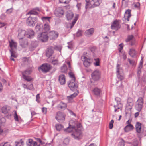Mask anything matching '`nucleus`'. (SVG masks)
<instances>
[{"mask_svg": "<svg viewBox=\"0 0 146 146\" xmlns=\"http://www.w3.org/2000/svg\"><path fill=\"white\" fill-rule=\"evenodd\" d=\"M73 16V13L71 11H68L67 12L66 17L68 20H70L72 18Z\"/></svg>", "mask_w": 146, "mask_h": 146, "instance_id": "c756f323", "label": "nucleus"}, {"mask_svg": "<svg viewBox=\"0 0 146 146\" xmlns=\"http://www.w3.org/2000/svg\"><path fill=\"white\" fill-rule=\"evenodd\" d=\"M10 51L11 53V57H13L14 58L17 57V56L14 54V52L13 50H10Z\"/></svg>", "mask_w": 146, "mask_h": 146, "instance_id": "8fccbe9b", "label": "nucleus"}, {"mask_svg": "<svg viewBox=\"0 0 146 146\" xmlns=\"http://www.w3.org/2000/svg\"><path fill=\"white\" fill-rule=\"evenodd\" d=\"M27 87V89L30 90H32L33 89V86L32 84H31L29 86H28Z\"/></svg>", "mask_w": 146, "mask_h": 146, "instance_id": "680f3d73", "label": "nucleus"}, {"mask_svg": "<svg viewBox=\"0 0 146 146\" xmlns=\"http://www.w3.org/2000/svg\"><path fill=\"white\" fill-rule=\"evenodd\" d=\"M55 118L59 122H63L65 119V115L63 113L58 112L56 114Z\"/></svg>", "mask_w": 146, "mask_h": 146, "instance_id": "0eeeda50", "label": "nucleus"}, {"mask_svg": "<svg viewBox=\"0 0 146 146\" xmlns=\"http://www.w3.org/2000/svg\"><path fill=\"white\" fill-rule=\"evenodd\" d=\"M68 86L71 90L73 91L76 90L78 88V85L75 80H70Z\"/></svg>", "mask_w": 146, "mask_h": 146, "instance_id": "ddd939ff", "label": "nucleus"}, {"mask_svg": "<svg viewBox=\"0 0 146 146\" xmlns=\"http://www.w3.org/2000/svg\"><path fill=\"white\" fill-rule=\"evenodd\" d=\"M33 146H40V145L37 142L34 141Z\"/></svg>", "mask_w": 146, "mask_h": 146, "instance_id": "338daca9", "label": "nucleus"}, {"mask_svg": "<svg viewBox=\"0 0 146 146\" xmlns=\"http://www.w3.org/2000/svg\"><path fill=\"white\" fill-rule=\"evenodd\" d=\"M123 70L120 66V65L117 64V77L121 80L124 79V76L122 75Z\"/></svg>", "mask_w": 146, "mask_h": 146, "instance_id": "6e6552de", "label": "nucleus"}, {"mask_svg": "<svg viewBox=\"0 0 146 146\" xmlns=\"http://www.w3.org/2000/svg\"><path fill=\"white\" fill-rule=\"evenodd\" d=\"M52 63L54 65H57L58 64V61L57 60H54L52 61Z\"/></svg>", "mask_w": 146, "mask_h": 146, "instance_id": "69168bd1", "label": "nucleus"}, {"mask_svg": "<svg viewBox=\"0 0 146 146\" xmlns=\"http://www.w3.org/2000/svg\"><path fill=\"white\" fill-rule=\"evenodd\" d=\"M69 74L70 77L71 78V80H75V78L74 76V75L72 72H70Z\"/></svg>", "mask_w": 146, "mask_h": 146, "instance_id": "a18cd8bd", "label": "nucleus"}, {"mask_svg": "<svg viewBox=\"0 0 146 146\" xmlns=\"http://www.w3.org/2000/svg\"><path fill=\"white\" fill-rule=\"evenodd\" d=\"M78 92H76L75 93H74L70 95L69 96H68L67 97V99L68 100V102H73V98L76 97V96L78 95Z\"/></svg>", "mask_w": 146, "mask_h": 146, "instance_id": "412c9836", "label": "nucleus"}, {"mask_svg": "<svg viewBox=\"0 0 146 146\" xmlns=\"http://www.w3.org/2000/svg\"><path fill=\"white\" fill-rule=\"evenodd\" d=\"M53 48L52 47H50L48 48L46 52V55L48 57L51 56L53 53Z\"/></svg>", "mask_w": 146, "mask_h": 146, "instance_id": "a211bd4d", "label": "nucleus"}, {"mask_svg": "<svg viewBox=\"0 0 146 146\" xmlns=\"http://www.w3.org/2000/svg\"><path fill=\"white\" fill-rule=\"evenodd\" d=\"M123 44L122 43L120 44L119 46L118 50L119 51L121 52V50L123 48Z\"/></svg>", "mask_w": 146, "mask_h": 146, "instance_id": "3c124183", "label": "nucleus"}, {"mask_svg": "<svg viewBox=\"0 0 146 146\" xmlns=\"http://www.w3.org/2000/svg\"><path fill=\"white\" fill-rule=\"evenodd\" d=\"M9 110V108L6 106H3L2 109V112L5 114L7 113Z\"/></svg>", "mask_w": 146, "mask_h": 146, "instance_id": "72a5a7b5", "label": "nucleus"}, {"mask_svg": "<svg viewBox=\"0 0 146 146\" xmlns=\"http://www.w3.org/2000/svg\"><path fill=\"white\" fill-rule=\"evenodd\" d=\"M134 37V36L133 35H130L128 36L126 39V42H129L132 40Z\"/></svg>", "mask_w": 146, "mask_h": 146, "instance_id": "37998d69", "label": "nucleus"}, {"mask_svg": "<svg viewBox=\"0 0 146 146\" xmlns=\"http://www.w3.org/2000/svg\"><path fill=\"white\" fill-rule=\"evenodd\" d=\"M91 76L94 80L98 81L100 78V72L98 70H96L91 74Z\"/></svg>", "mask_w": 146, "mask_h": 146, "instance_id": "1a4fd4ad", "label": "nucleus"}, {"mask_svg": "<svg viewBox=\"0 0 146 146\" xmlns=\"http://www.w3.org/2000/svg\"><path fill=\"white\" fill-rule=\"evenodd\" d=\"M67 67L65 64H64L61 68V72H67Z\"/></svg>", "mask_w": 146, "mask_h": 146, "instance_id": "ea45409f", "label": "nucleus"}, {"mask_svg": "<svg viewBox=\"0 0 146 146\" xmlns=\"http://www.w3.org/2000/svg\"><path fill=\"white\" fill-rule=\"evenodd\" d=\"M9 46L11 48L10 50H13V48H16L17 46V44L16 42H14L13 40H11L9 42Z\"/></svg>", "mask_w": 146, "mask_h": 146, "instance_id": "393cba45", "label": "nucleus"}, {"mask_svg": "<svg viewBox=\"0 0 146 146\" xmlns=\"http://www.w3.org/2000/svg\"><path fill=\"white\" fill-rule=\"evenodd\" d=\"M75 127L72 126V128L68 127L66 129L64 130V131L66 133H69L71 131H73L75 128Z\"/></svg>", "mask_w": 146, "mask_h": 146, "instance_id": "4c0bfd02", "label": "nucleus"}, {"mask_svg": "<svg viewBox=\"0 0 146 146\" xmlns=\"http://www.w3.org/2000/svg\"><path fill=\"white\" fill-rule=\"evenodd\" d=\"M19 43L20 45L23 48H26L28 46V42L27 39L20 40Z\"/></svg>", "mask_w": 146, "mask_h": 146, "instance_id": "6ab92c4d", "label": "nucleus"}, {"mask_svg": "<svg viewBox=\"0 0 146 146\" xmlns=\"http://www.w3.org/2000/svg\"><path fill=\"white\" fill-rule=\"evenodd\" d=\"M64 11L61 7H59L57 8L54 11V14L56 16L60 17L63 15Z\"/></svg>", "mask_w": 146, "mask_h": 146, "instance_id": "2eb2a0df", "label": "nucleus"}, {"mask_svg": "<svg viewBox=\"0 0 146 146\" xmlns=\"http://www.w3.org/2000/svg\"><path fill=\"white\" fill-rule=\"evenodd\" d=\"M133 105V101L132 98H129L127 100V106L130 109H131Z\"/></svg>", "mask_w": 146, "mask_h": 146, "instance_id": "a878e982", "label": "nucleus"}, {"mask_svg": "<svg viewBox=\"0 0 146 146\" xmlns=\"http://www.w3.org/2000/svg\"><path fill=\"white\" fill-rule=\"evenodd\" d=\"M141 123L139 122L136 123L135 125V128L137 135L138 137L141 138L142 136V135L144 136H146V130L143 134L141 132Z\"/></svg>", "mask_w": 146, "mask_h": 146, "instance_id": "f03ea898", "label": "nucleus"}, {"mask_svg": "<svg viewBox=\"0 0 146 146\" xmlns=\"http://www.w3.org/2000/svg\"><path fill=\"white\" fill-rule=\"evenodd\" d=\"M94 31V29L93 28H91L89 29L86 30L85 32V35L87 37H90L93 34Z\"/></svg>", "mask_w": 146, "mask_h": 146, "instance_id": "aec40b11", "label": "nucleus"}, {"mask_svg": "<svg viewBox=\"0 0 146 146\" xmlns=\"http://www.w3.org/2000/svg\"><path fill=\"white\" fill-rule=\"evenodd\" d=\"M34 142L31 139H29L27 141V144L28 146H33Z\"/></svg>", "mask_w": 146, "mask_h": 146, "instance_id": "a19ab883", "label": "nucleus"}, {"mask_svg": "<svg viewBox=\"0 0 146 146\" xmlns=\"http://www.w3.org/2000/svg\"><path fill=\"white\" fill-rule=\"evenodd\" d=\"M102 2V0H92L90 2L88 8H93L98 6Z\"/></svg>", "mask_w": 146, "mask_h": 146, "instance_id": "20e7f679", "label": "nucleus"}, {"mask_svg": "<svg viewBox=\"0 0 146 146\" xmlns=\"http://www.w3.org/2000/svg\"><path fill=\"white\" fill-rule=\"evenodd\" d=\"M39 70H41L43 72L46 73L48 72L51 69L50 66L48 64H44L39 67Z\"/></svg>", "mask_w": 146, "mask_h": 146, "instance_id": "39448f33", "label": "nucleus"}, {"mask_svg": "<svg viewBox=\"0 0 146 146\" xmlns=\"http://www.w3.org/2000/svg\"><path fill=\"white\" fill-rule=\"evenodd\" d=\"M58 36V32L54 31H51L49 34V38L50 39H55L57 38Z\"/></svg>", "mask_w": 146, "mask_h": 146, "instance_id": "dca6fc26", "label": "nucleus"}, {"mask_svg": "<svg viewBox=\"0 0 146 146\" xmlns=\"http://www.w3.org/2000/svg\"><path fill=\"white\" fill-rule=\"evenodd\" d=\"M42 111L44 114H46L47 111V108L45 107L42 108Z\"/></svg>", "mask_w": 146, "mask_h": 146, "instance_id": "bf43d9fd", "label": "nucleus"}, {"mask_svg": "<svg viewBox=\"0 0 146 146\" xmlns=\"http://www.w3.org/2000/svg\"><path fill=\"white\" fill-rule=\"evenodd\" d=\"M40 97L39 96V94H37L36 96V101L38 103L40 102L39 99Z\"/></svg>", "mask_w": 146, "mask_h": 146, "instance_id": "e2e57ef3", "label": "nucleus"}, {"mask_svg": "<svg viewBox=\"0 0 146 146\" xmlns=\"http://www.w3.org/2000/svg\"><path fill=\"white\" fill-rule=\"evenodd\" d=\"M55 127L57 130L60 131L63 128L62 125L60 124H58L56 125Z\"/></svg>", "mask_w": 146, "mask_h": 146, "instance_id": "79ce46f5", "label": "nucleus"}, {"mask_svg": "<svg viewBox=\"0 0 146 146\" xmlns=\"http://www.w3.org/2000/svg\"><path fill=\"white\" fill-rule=\"evenodd\" d=\"M42 27L41 24H38L36 25L35 29L37 31H41L42 29Z\"/></svg>", "mask_w": 146, "mask_h": 146, "instance_id": "e433bc0d", "label": "nucleus"}, {"mask_svg": "<svg viewBox=\"0 0 146 146\" xmlns=\"http://www.w3.org/2000/svg\"><path fill=\"white\" fill-rule=\"evenodd\" d=\"M114 123V121L113 120H111L110 121L109 124V128L110 129H112L113 127V123Z\"/></svg>", "mask_w": 146, "mask_h": 146, "instance_id": "09e8293b", "label": "nucleus"}, {"mask_svg": "<svg viewBox=\"0 0 146 146\" xmlns=\"http://www.w3.org/2000/svg\"><path fill=\"white\" fill-rule=\"evenodd\" d=\"M86 2V8H88V7L89 5V4L90 2L89 1L90 0H85Z\"/></svg>", "mask_w": 146, "mask_h": 146, "instance_id": "0e129e2a", "label": "nucleus"}, {"mask_svg": "<svg viewBox=\"0 0 146 146\" xmlns=\"http://www.w3.org/2000/svg\"><path fill=\"white\" fill-rule=\"evenodd\" d=\"M5 119L4 117H2L0 118V125H1L2 123H5Z\"/></svg>", "mask_w": 146, "mask_h": 146, "instance_id": "5fc2aeb1", "label": "nucleus"}, {"mask_svg": "<svg viewBox=\"0 0 146 146\" xmlns=\"http://www.w3.org/2000/svg\"><path fill=\"white\" fill-rule=\"evenodd\" d=\"M93 92L95 95L99 96L101 92V90L100 89L95 88L93 90Z\"/></svg>", "mask_w": 146, "mask_h": 146, "instance_id": "7c9ffc66", "label": "nucleus"}, {"mask_svg": "<svg viewBox=\"0 0 146 146\" xmlns=\"http://www.w3.org/2000/svg\"><path fill=\"white\" fill-rule=\"evenodd\" d=\"M31 71L29 70H27L22 72L23 78L28 82L31 81L32 78L29 76L31 73Z\"/></svg>", "mask_w": 146, "mask_h": 146, "instance_id": "7ed1b4c3", "label": "nucleus"}, {"mask_svg": "<svg viewBox=\"0 0 146 146\" xmlns=\"http://www.w3.org/2000/svg\"><path fill=\"white\" fill-rule=\"evenodd\" d=\"M143 62L141 61L140 62L138 68L137 73L138 74H139L141 72V69L142 68L143 66Z\"/></svg>", "mask_w": 146, "mask_h": 146, "instance_id": "58836bf2", "label": "nucleus"}, {"mask_svg": "<svg viewBox=\"0 0 146 146\" xmlns=\"http://www.w3.org/2000/svg\"><path fill=\"white\" fill-rule=\"evenodd\" d=\"M29 14L31 15H37L38 13L35 11H31L29 12Z\"/></svg>", "mask_w": 146, "mask_h": 146, "instance_id": "6e6d98bb", "label": "nucleus"}, {"mask_svg": "<svg viewBox=\"0 0 146 146\" xmlns=\"http://www.w3.org/2000/svg\"><path fill=\"white\" fill-rule=\"evenodd\" d=\"M129 55L132 57H134L137 54L135 50L133 48L130 49L129 51Z\"/></svg>", "mask_w": 146, "mask_h": 146, "instance_id": "c85d7f7f", "label": "nucleus"}, {"mask_svg": "<svg viewBox=\"0 0 146 146\" xmlns=\"http://www.w3.org/2000/svg\"><path fill=\"white\" fill-rule=\"evenodd\" d=\"M82 32L81 30H79L76 33V35L78 37H79L82 35Z\"/></svg>", "mask_w": 146, "mask_h": 146, "instance_id": "4d7b16f0", "label": "nucleus"}, {"mask_svg": "<svg viewBox=\"0 0 146 146\" xmlns=\"http://www.w3.org/2000/svg\"><path fill=\"white\" fill-rule=\"evenodd\" d=\"M138 142L137 141H135L133 143L132 146H138Z\"/></svg>", "mask_w": 146, "mask_h": 146, "instance_id": "774afa93", "label": "nucleus"}, {"mask_svg": "<svg viewBox=\"0 0 146 146\" xmlns=\"http://www.w3.org/2000/svg\"><path fill=\"white\" fill-rule=\"evenodd\" d=\"M81 60L83 62L84 65L86 67L90 66L92 62V60L84 56H82Z\"/></svg>", "mask_w": 146, "mask_h": 146, "instance_id": "9d476101", "label": "nucleus"}, {"mask_svg": "<svg viewBox=\"0 0 146 146\" xmlns=\"http://www.w3.org/2000/svg\"><path fill=\"white\" fill-rule=\"evenodd\" d=\"M19 34L18 38L20 40L22 39L26 35V33L25 30H23L21 29H19L18 31Z\"/></svg>", "mask_w": 146, "mask_h": 146, "instance_id": "f3484780", "label": "nucleus"}, {"mask_svg": "<svg viewBox=\"0 0 146 146\" xmlns=\"http://www.w3.org/2000/svg\"><path fill=\"white\" fill-rule=\"evenodd\" d=\"M34 36V32L32 30L29 29L26 32V36L27 38H31L33 37Z\"/></svg>", "mask_w": 146, "mask_h": 146, "instance_id": "5701e85b", "label": "nucleus"}, {"mask_svg": "<svg viewBox=\"0 0 146 146\" xmlns=\"http://www.w3.org/2000/svg\"><path fill=\"white\" fill-rule=\"evenodd\" d=\"M24 142L23 141L18 142L16 144V146H23Z\"/></svg>", "mask_w": 146, "mask_h": 146, "instance_id": "603ef678", "label": "nucleus"}, {"mask_svg": "<svg viewBox=\"0 0 146 146\" xmlns=\"http://www.w3.org/2000/svg\"><path fill=\"white\" fill-rule=\"evenodd\" d=\"M131 16V10L129 9L127 10L125 12V16L126 17L127 20L128 21H129V18Z\"/></svg>", "mask_w": 146, "mask_h": 146, "instance_id": "2f4dec72", "label": "nucleus"}, {"mask_svg": "<svg viewBox=\"0 0 146 146\" xmlns=\"http://www.w3.org/2000/svg\"><path fill=\"white\" fill-rule=\"evenodd\" d=\"M133 126L132 124L127 125L124 128V130L125 132H127L133 130Z\"/></svg>", "mask_w": 146, "mask_h": 146, "instance_id": "b1692460", "label": "nucleus"}, {"mask_svg": "<svg viewBox=\"0 0 146 146\" xmlns=\"http://www.w3.org/2000/svg\"><path fill=\"white\" fill-rule=\"evenodd\" d=\"M65 62L68 65V67L70 69V70H71V68L70 62L68 61V60H66L65 61Z\"/></svg>", "mask_w": 146, "mask_h": 146, "instance_id": "052dcab7", "label": "nucleus"}, {"mask_svg": "<svg viewBox=\"0 0 146 146\" xmlns=\"http://www.w3.org/2000/svg\"><path fill=\"white\" fill-rule=\"evenodd\" d=\"M37 46V42H36L32 41L29 46V49L31 50H33Z\"/></svg>", "mask_w": 146, "mask_h": 146, "instance_id": "cd10ccee", "label": "nucleus"}, {"mask_svg": "<svg viewBox=\"0 0 146 146\" xmlns=\"http://www.w3.org/2000/svg\"><path fill=\"white\" fill-rule=\"evenodd\" d=\"M69 141L70 140L68 138H66L64 139L63 141V144L67 145L69 144Z\"/></svg>", "mask_w": 146, "mask_h": 146, "instance_id": "c03bdc74", "label": "nucleus"}, {"mask_svg": "<svg viewBox=\"0 0 146 146\" xmlns=\"http://www.w3.org/2000/svg\"><path fill=\"white\" fill-rule=\"evenodd\" d=\"M38 39L42 42L46 41L48 39V36L46 33L44 32L39 34L38 35Z\"/></svg>", "mask_w": 146, "mask_h": 146, "instance_id": "f8f14e48", "label": "nucleus"}, {"mask_svg": "<svg viewBox=\"0 0 146 146\" xmlns=\"http://www.w3.org/2000/svg\"><path fill=\"white\" fill-rule=\"evenodd\" d=\"M37 21V18L36 17H29L26 20V23L29 26H33Z\"/></svg>", "mask_w": 146, "mask_h": 146, "instance_id": "9b49d317", "label": "nucleus"}, {"mask_svg": "<svg viewBox=\"0 0 146 146\" xmlns=\"http://www.w3.org/2000/svg\"><path fill=\"white\" fill-rule=\"evenodd\" d=\"M67 106L66 104L63 102H61L60 104L58 105V107L59 109L64 110L66 108Z\"/></svg>", "mask_w": 146, "mask_h": 146, "instance_id": "bb28decb", "label": "nucleus"}, {"mask_svg": "<svg viewBox=\"0 0 146 146\" xmlns=\"http://www.w3.org/2000/svg\"><path fill=\"white\" fill-rule=\"evenodd\" d=\"M14 119L15 121H18L19 119L18 118V116L17 113V112L16 111H15V114L14 115Z\"/></svg>", "mask_w": 146, "mask_h": 146, "instance_id": "864d4df0", "label": "nucleus"}, {"mask_svg": "<svg viewBox=\"0 0 146 146\" xmlns=\"http://www.w3.org/2000/svg\"><path fill=\"white\" fill-rule=\"evenodd\" d=\"M114 108H115V111L116 112L117 111V109H121L122 105L120 102H118L117 103V105H115L114 106Z\"/></svg>", "mask_w": 146, "mask_h": 146, "instance_id": "f704fd0d", "label": "nucleus"}, {"mask_svg": "<svg viewBox=\"0 0 146 146\" xmlns=\"http://www.w3.org/2000/svg\"><path fill=\"white\" fill-rule=\"evenodd\" d=\"M70 0H59L60 3L67 4L69 2Z\"/></svg>", "mask_w": 146, "mask_h": 146, "instance_id": "49530a36", "label": "nucleus"}, {"mask_svg": "<svg viewBox=\"0 0 146 146\" xmlns=\"http://www.w3.org/2000/svg\"><path fill=\"white\" fill-rule=\"evenodd\" d=\"M125 143L124 141L122 140L119 143L118 146H124Z\"/></svg>", "mask_w": 146, "mask_h": 146, "instance_id": "13d9d810", "label": "nucleus"}, {"mask_svg": "<svg viewBox=\"0 0 146 146\" xmlns=\"http://www.w3.org/2000/svg\"><path fill=\"white\" fill-rule=\"evenodd\" d=\"M111 27L112 29L116 30L119 29L120 25L119 21L117 20H115L112 24Z\"/></svg>", "mask_w": 146, "mask_h": 146, "instance_id": "4468645a", "label": "nucleus"}, {"mask_svg": "<svg viewBox=\"0 0 146 146\" xmlns=\"http://www.w3.org/2000/svg\"><path fill=\"white\" fill-rule=\"evenodd\" d=\"M43 29L46 31H47L50 29V27L48 23H45L44 25L43 26Z\"/></svg>", "mask_w": 146, "mask_h": 146, "instance_id": "c9c22d12", "label": "nucleus"}, {"mask_svg": "<svg viewBox=\"0 0 146 146\" xmlns=\"http://www.w3.org/2000/svg\"><path fill=\"white\" fill-rule=\"evenodd\" d=\"M59 81L61 85H64L66 82L65 76L64 75H60L59 76Z\"/></svg>", "mask_w": 146, "mask_h": 146, "instance_id": "4be33fe9", "label": "nucleus"}, {"mask_svg": "<svg viewBox=\"0 0 146 146\" xmlns=\"http://www.w3.org/2000/svg\"><path fill=\"white\" fill-rule=\"evenodd\" d=\"M73 132L71 134L72 137L75 139L80 140L82 137L81 131L78 128H74Z\"/></svg>", "mask_w": 146, "mask_h": 146, "instance_id": "f257e3e1", "label": "nucleus"}, {"mask_svg": "<svg viewBox=\"0 0 146 146\" xmlns=\"http://www.w3.org/2000/svg\"><path fill=\"white\" fill-rule=\"evenodd\" d=\"M51 18L50 17H43L41 19L44 23H48L50 22V19Z\"/></svg>", "mask_w": 146, "mask_h": 146, "instance_id": "473e14b6", "label": "nucleus"}, {"mask_svg": "<svg viewBox=\"0 0 146 146\" xmlns=\"http://www.w3.org/2000/svg\"><path fill=\"white\" fill-rule=\"evenodd\" d=\"M96 62L94 63V64L96 66L99 65V60L98 58L95 59H94Z\"/></svg>", "mask_w": 146, "mask_h": 146, "instance_id": "de8ad7c7", "label": "nucleus"}, {"mask_svg": "<svg viewBox=\"0 0 146 146\" xmlns=\"http://www.w3.org/2000/svg\"><path fill=\"white\" fill-rule=\"evenodd\" d=\"M143 104V98L142 97H139L136 103L135 108L136 110L139 111H141L142 109Z\"/></svg>", "mask_w": 146, "mask_h": 146, "instance_id": "423d86ee", "label": "nucleus"}]
</instances>
